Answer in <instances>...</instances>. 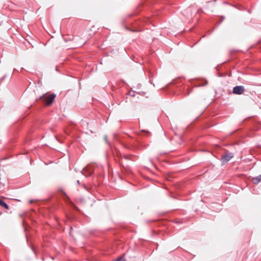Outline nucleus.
Wrapping results in <instances>:
<instances>
[{
	"label": "nucleus",
	"mask_w": 261,
	"mask_h": 261,
	"mask_svg": "<svg viewBox=\"0 0 261 261\" xmlns=\"http://www.w3.org/2000/svg\"><path fill=\"white\" fill-rule=\"evenodd\" d=\"M94 172V169L91 166H88L83 170V174L85 176H89L92 174Z\"/></svg>",
	"instance_id": "nucleus-1"
},
{
	"label": "nucleus",
	"mask_w": 261,
	"mask_h": 261,
	"mask_svg": "<svg viewBox=\"0 0 261 261\" xmlns=\"http://www.w3.org/2000/svg\"><path fill=\"white\" fill-rule=\"evenodd\" d=\"M245 91L244 88L242 86H236L233 88V93L235 94H241Z\"/></svg>",
	"instance_id": "nucleus-2"
},
{
	"label": "nucleus",
	"mask_w": 261,
	"mask_h": 261,
	"mask_svg": "<svg viewBox=\"0 0 261 261\" xmlns=\"http://www.w3.org/2000/svg\"><path fill=\"white\" fill-rule=\"evenodd\" d=\"M56 95L55 94H51L45 97L44 99V102L46 105H50L54 101Z\"/></svg>",
	"instance_id": "nucleus-3"
},
{
	"label": "nucleus",
	"mask_w": 261,
	"mask_h": 261,
	"mask_svg": "<svg viewBox=\"0 0 261 261\" xmlns=\"http://www.w3.org/2000/svg\"><path fill=\"white\" fill-rule=\"evenodd\" d=\"M232 157H233L232 153H226V154L222 155L221 160L223 163H226L228 161H229Z\"/></svg>",
	"instance_id": "nucleus-4"
},
{
	"label": "nucleus",
	"mask_w": 261,
	"mask_h": 261,
	"mask_svg": "<svg viewBox=\"0 0 261 261\" xmlns=\"http://www.w3.org/2000/svg\"><path fill=\"white\" fill-rule=\"evenodd\" d=\"M260 180H261V175H259L258 176L253 178L252 179V181L254 184H258L260 182Z\"/></svg>",
	"instance_id": "nucleus-5"
},
{
	"label": "nucleus",
	"mask_w": 261,
	"mask_h": 261,
	"mask_svg": "<svg viewBox=\"0 0 261 261\" xmlns=\"http://www.w3.org/2000/svg\"><path fill=\"white\" fill-rule=\"evenodd\" d=\"M0 205L6 209L9 208L8 205L2 200H0Z\"/></svg>",
	"instance_id": "nucleus-6"
},
{
	"label": "nucleus",
	"mask_w": 261,
	"mask_h": 261,
	"mask_svg": "<svg viewBox=\"0 0 261 261\" xmlns=\"http://www.w3.org/2000/svg\"><path fill=\"white\" fill-rule=\"evenodd\" d=\"M115 261H125V259L123 257H120L115 260Z\"/></svg>",
	"instance_id": "nucleus-7"
},
{
	"label": "nucleus",
	"mask_w": 261,
	"mask_h": 261,
	"mask_svg": "<svg viewBox=\"0 0 261 261\" xmlns=\"http://www.w3.org/2000/svg\"><path fill=\"white\" fill-rule=\"evenodd\" d=\"M128 157H129V156H128V155H124V158H125V159H128Z\"/></svg>",
	"instance_id": "nucleus-8"
},
{
	"label": "nucleus",
	"mask_w": 261,
	"mask_h": 261,
	"mask_svg": "<svg viewBox=\"0 0 261 261\" xmlns=\"http://www.w3.org/2000/svg\"><path fill=\"white\" fill-rule=\"evenodd\" d=\"M33 202V200H30V203H32Z\"/></svg>",
	"instance_id": "nucleus-9"
},
{
	"label": "nucleus",
	"mask_w": 261,
	"mask_h": 261,
	"mask_svg": "<svg viewBox=\"0 0 261 261\" xmlns=\"http://www.w3.org/2000/svg\"><path fill=\"white\" fill-rule=\"evenodd\" d=\"M105 140H107V137H105Z\"/></svg>",
	"instance_id": "nucleus-10"
},
{
	"label": "nucleus",
	"mask_w": 261,
	"mask_h": 261,
	"mask_svg": "<svg viewBox=\"0 0 261 261\" xmlns=\"http://www.w3.org/2000/svg\"><path fill=\"white\" fill-rule=\"evenodd\" d=\"M77 184H79V180L77 181Z\"/></svg>",
	"instance_id": "nucleus-11"
}]
</instances>
